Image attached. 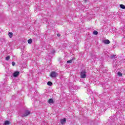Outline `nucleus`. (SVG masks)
Here are the masks:
<instances>
[{
    "label": "nucleus",
    "mask_w": 125,
    "mask_h": 125,
    "mask_svg": "<svg viewBox=\"0 0 125 125\" xmlns=\"http://www.w3.org/2000/svg\"><path fill=\"white\" fill-rule=\"evenodd\" d=\"M120 6L122 9H125V6L124 4H120Z\"/></svg>",
    "instance_id": "9b49d317"
},
{
    "label": "nucleus",
    "mask_w": 125,
    "mask_h": 125,
    "mask_svg": "<svg viewBox=\"0 0 125 125\" xmlns=\"http://www.w3.org/2000/svg\"><path fill=\"white\" fill-rule=\"evenodd\" d=\"M86 77V72L84 71H82L81 73V77L83 79H84Z\"/></svg>",
    "instance_id": "7ed1b4c3"
},
{
    "label": "nucleus",
    "mask_w": 125,
    "mask_h": 125,
    "mask_svg": "<svg viewBox=\"0 0 125 125\" xmlns=\"http://www.w3.org/2000/svg\"><path fill=\"white\" fill-rule=\"evenodd\" d=\"M118 76H119V77H122L123 76V74L121 72H118Z\"/></svg>",
    "instance_id": "4468645a"
},
{
    "label": "nucleus",
    "mask_w": 125,
    "mask_h": 125,
    "mask_svg": "<svg viewBox=\"0 0 125 125\" xmlns=\"http://www.w3.org/2000/svg\"><path fill=\"white\" fill-rule=\"evenodd\" d=\"M106 55L108 57H110L111 59H113V58H117V56L116 55H111L109 52L106 53Z\"/></svg>",
    "instance_id": "f257e3e1"
},
{
    "label": "nucleus",
    "mask_w": 125,
    "mask_h": 125,
    "mask_svg": "<svg viewBox=\"0 0 125 125\" xmlns=\"http://www.w3.org/2000/svg\"><path fill=\"white\" fill-rule=\"evenodd\" d=\"M10 59V56H8L6 57V58H5V60L6 61H8V60Z\"/></svg>",
    "instance_id": "ddd939ff"
},
{
    "label": "nucleus",
    "mask_w": 125,
    "mask_h": 125,
    "mask_svg": "<svg viewBox=\"0 0 125 125\" xmlns=\"http://www.w3.org/2000/svg\"><path fill=\"white\" fill-rule=\"evenodd\" d=\"M47 84L50 86H51V85H52V82L49 81L47 82Z\"/></svg>",
    "instance_id": "f8f14e48"
},
{
    "label": "nucleus",
    "mask_w": 125,
    "mask_h": 125,
    "mask_svg": "<svg viewBox=\"0 0 125 125\" xmlns=\"http://www.w3.org/2000/svg\"><path fill=\"white\" fill-rule=\"evenodd\" d=\"M22 49H24V48H22L21 49V50H22Z\"/></svg>",
    "instance_id": "393cba45"
},
{
    "label": "nucleus",
    "mask_w": 125,
    "mask_h": 125,
    "mask_svg": "<svg viewBox=\"0 0 125 125\" xmlns=\"http://www.w3.org/2000/svg\"><path fill=\"white\" fill-rule=\"evenodd\" d=\"M61 124H62V125H65V124H66V118L61 119Z\"/></svg>",
    "instance_id": "39448f33"
},
{
    "label": "nucleus",
    "mask_w": 125,
    "mask_h": 125,
    "mask_svg": "<svg viewBox=\"0 0 125 125\" xmlns=\"http://www.w3.org/2000/svg\"><path fill=\"white\" fill-rule=\"evenodd\" d=\"M72 61H73V60H69V61H68L67 62V63H72Z\"/></svg>",
    "instance_id": "6ab92c4d"
},
{
    "label": "nucleus",
    "mask_w": 125,
    "mask_h": 125,
    "mask_svg": "<svg viewBox=\"0 0 125 125\" xmlns=\"http://www.w3.org/2000/svg\"><path fill=\"white\" fill-rule=\"evenodd\" d=\"M31 114L30 111L26 110L23 114L22 115V117H27V116H29Z\"/></svg>",
    "instance_id": "20e7f679"
},
{
    "label": "nucleus",
    "mask_w": 125,
    "mask_h": 125,
    "mask_svg": "<svg viewBox=\"0 0 125 125\" xmlns=\"http://www.w3.org/2000/svg\"><path fill=\"white\" fill-rule=\"evenodd\" d=\"M103 42L105 43V44H109L110 43V41L109 40H104L103 41Z\"/></svg>",
    "instance_id": "0eeeda50"
},
{
    "label": "nucleus",
    "mask_w": 125,
    "mask_h": 125,
    "mask_svg": "<svg viewBox=\"0 0 125 125\" xmlns=\"http://www.w3.org/2000/svg\"><path fill=\"white\" fill-rule=\"evenodd\" d=\"M12 66H15V62H12Z\"/></svg>",
    "instance_id": "aec40b11"
},
{
    "label": "nucleus",
    "mask_w": 125,
    "mask_h": 125,
    "mask_svg": "<svg viewBox=\"0 0 125 125\" xmlns=\"http://www.w3.org/2000/svg\"><path fill=\"white\" fill-rule=\"evenodd\" d=\"M42 22H43L44 23H46V22H47V19L46 18L43 19L42 20Z\"/></svg>",
    "instance_id": "2eb2a0df"
},
{
    "label": "nucleus",
    "mask_w": 125,
    "mask_h": 125,
    "mask_svg": "<svg viewBox=\"0 0 125 125\" xmlns=\"http://www.w3.org/2000/svg\"><path fill=\"white\" fill-rule=\"evenodd\" d=\"M18 76H19V72L16 71L14 73L13 77H14L15 78H16V77H18Z\"/></svg>",
    "instance_id": "423d86ee"
},
{
    "label": "nucleus",
    "mask_w": 125,
    "mask_h": 125,
    "mask_svg": "<svg viewBox=\"0 0 125 125\" xmlns=\"http://www.w3.org/2000/svg\"><path fill=\"white\" fill-rule=\"evenodd\" d=\"M8 36L9 38H12V37H13V33H12V32H9Z\"/></svg>",
    "instance_id": "9d476101"
},
{
    "label": "nucleus",
    "mask_w": 125,
    "mask_h": 125,
    "mask_svg": "<svg viewBox=\"0 0 125 125\" xmlns=\"http://www.w3.org/2000/svg\"><path fill=\"white\" fill-rule=\"evenodd\" d=\"M60 36H61L60 34H57V37H60Z\"/></svg>",
    "instance_id": "4be33fe9"
},
{
    "label": "nucleus",
    "mask_w": 125,
    "mask_h": 125,
    "mask_svg": "<svg viewBox=\"0 0 125 125\" xmlns=\"http://www.w3.org/2000/svg\"><path fill=\"white\" fill-rule=\"evenodd\" d=\"M55 52V51L53 50V52H52V53H54Z\"/></svg>",
    "instance_id": "5701e85b"
},
{
    "label": "nucleus",
    "mask_w": 125,
    "mask_h": 125,
    "mask_svg": "<svg viewBox=\"0 0 125 125\" xmlns=\"http://www.w3.org/2000/svg\"><path fill=\"white\" fill-rule=\"evenodd\" d=\"M62 46H64V47H66L67 46V45L66 44H63V45Z\"/></svg>",
    "instance_id": "412c9836"
},
{
    "label": "nucleus",
    "mask_w": 125,
    "mask_h": 125,
    "mask_svg": "<svg viewBox=\"0 0 125 125\" xmlns=\"http://www.w3.org/2000/svg\"><path fill=\"white\" fill-rule=\"evenodd\" d=\"M32 42H33V41L31 39L28 40L27 41L28 43L30 44L32 43Z\"/></svg>",
    "instance_id": "a211bd4d"
},
{
    "label": "nucleus",
    "mask_w": 125,
    "mask_h": 125,
    "mask_svg": "<svg viewBox=\"0 0 125 125\" xmlns=\"http://www.w3.org/2000/svg\"><path fill=\"white\" fill-rule=\"evenodd\" d=\"M4 125H10V122L8 121H5L4 123Z\"/></svg>",
    "instance_id": "1a4fd4ad"
},
{
    "label": "nucleus",
    "mask_w": 125,
    "mask_h": 125,
    "mask_svg": "<svg viewBox=\"0 0 125 125\" xmlns=\"http://www.w3.org/2000/svg\"><path fill=\"white\" fill-rule=\"evenodd\" d=\"M1 42H6V40H5V38H2L1 39Z\"/></svg>",
    "instance_id": "f3484780"
},
{
    "label": "nucleus",
    "mask_w": 125,
    "mask_h": 125,
    "mask_svg": "<svg viewBox=\"0 0 125 125\" xmlns=\"http://www.w3.org/2000/svg\"><path fill=\"white\" fill-rule=\"evenodd\" d=\"M58 76V74L55 71H52L50 73L51 78H56Z\"/></svg>",
    "instance_id": "f03ea898"
},
{
    "label": "nucleus",
    "mask_w": 125,
    "mask_h": 125,
    "mask_svg": "<svg viewBox=\"0 0 125 125\" xmlns=\"http://www.w3.org/2000/svg\"><path fill=\"white\" fill-rule=\"evenodd\" d=\"M84 0V2H86V1H87V0Z\"/></svg>",
    "instance_id": "b1692460"
},
{
    "label": "nucleus",
    "mask_w": 125,
    "mask_h": 125,
    "mask_svg": "<svg viewBox=\"0 0 125 125\" xmlns=\"http://www.w3.org/2000/svg\"><path fill=\"white\" fill-rule=\"evenodd\" d=\"M48 103H49V104H53V103H54V101H53V99H49L48 101Z\"/></svg>",
    "instance_id": "6e6552de"
},
{
    "label": "nucleus",
    "mask_w": 125,
    "mask_h": 125,
    "mask_svg": "<svg viewBox=\"0 0 125 125\" xmlns=\"http://www.w3.org/2000/svg\"><path fill=\"white\" fill-rule=\"evenodd\" d=\"M93 35H98V32H97V31L94 30L93 31Z\"/></svg>",
    "instance_id": "dca6fc26"
}]
</instances>
